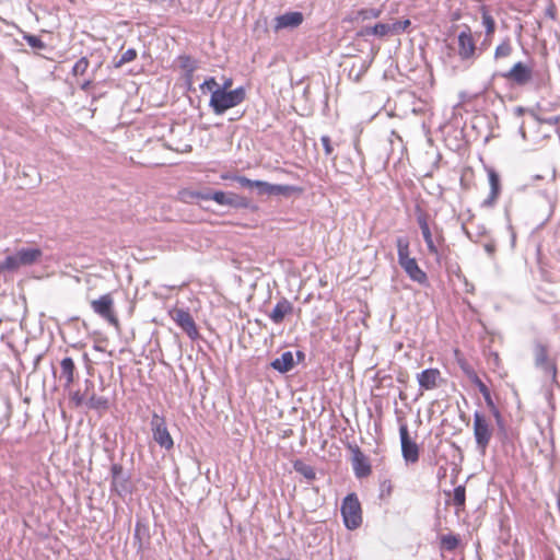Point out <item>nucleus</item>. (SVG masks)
Instances as JSON below:
<instances>
[{"label": "nucleus", "mask_w": 560, "mask_h": 560, "mask_svg": "<svg viewBox=\"0 0 560 560\" xmlns=\"http://www.w3.org/2000/svg\"><path fill=\"white\" fill-rule=\"evenodd\" d=\"M528 109L523 106H516L513 109V113L516 117H522Z\"/></svg>", "instance_id": "60"}, {"label": "nucleus", "mask_w": 560, "mask_h": 560, "mask_svg": "<svg viewBox=\"0 0 560 560\" xmlns=\"http://www.w3.org/2000/svg\"><path fill=\"white\" fill-rule=\"evenodd\" d=\"M481 11V23L485 26L486 37H491L495 32V20L489 13V10L486 5L480 8Z\"/></svg>", "instance_id": "33"}, {"label": "nucleus", "mask_w": 560, "mask_h": 560, "mask_svg": "<svg viewBox=\"0 0 560 560\" xmlns=\"http://www.w3.org/2000/svg\"><path fill=\"white\" fill-rule=\"evenodd\" d=\"M340 514L347 529L354 530L362 525V508L357 493L350 492L342 499Z\"/></svg>", "instance_id": "4"}, {"label": "nucleus", "mask_w": 560, "mask_h": 560, "mask_svg": "<svg viewBox=\"0 0 560 560\" xmlns=\"http://www.w3.org/2000/svg\"><path fill=\"white\" fill-rule=\"evenodd\" d=\"M176 325L191 339L196 340L199 337V331L190 312L186 308H176L173 316Z\"/></svg>", "instance_id": "15"}, {"label": "nucleus", "mask_w": 560, "mask_h": 560, "mask_svg": "<svg viewBox=\"0 0 560 560\" xmlns=\"http://www.w3.org/2000/svg\"><path fill=\"white\" fill-rule=\"evenodd\" d=\"M559 120H560L559 116H551L548 118H544L540 121L553 126V125H557L559 122Z\"/></svg>", "instance_id": "59"}, {"label": "nucleus", "mask_w": 560, "mask_h": 560, "mask_svg": "<svg viewBox=\"0 0 560 560\" xmlns=\"http://www.w3.org/2000/svg\"><path fill=\"white\" fill-rule=\"evenodd\" d=\"M487 407H488L489 411L491 412V415L493 416L494 421L503 418L500 409L497 407L494 401L490 402V405H487Z\"/></svg>", "instance_id": "54"}, {"label": "nucleus", "mask_w": 560, "mask_h": 560, "mask_svg": "<svg viewBox=\"0 0 560 560\" xmlns=\"http://www.w3.org/2000/svg\"><path fill=\"white\" fill-rule=\"evenodd\" d=\"M150 540L151 534L149 524L138 520L133 530V546L137 549V555H140V560H142L144 551L150 548Z\"/></svg>", "instance_id": "14"}, {"label": "nucleus", "mask_w": 560, "mask_h": 560, "mask_svg": "<svg viewBox=\"0 0 560 560\" xmlns=\"http://www.w3.org/2000/svg\"><path fill=\"white\" fill-rule=\"evenodd\" d=\"M138 56V52L135 48H128L119 59H114L113 66L114 68H120L125 63L133 61Z\"/></svg>", "instance_id": "40"}, {"label": "nucleus", "mask_w": 560, "mask_h": 560, "mask_svg": "<svg viewBox=\"0 0 560 560\" xmlns=\"http://www.w3.org/2000/svg\"><path fill=\"white\" fill-rule=\"evenodd\" d=\"M179 68L184 71V75H194V72L198 68L197 60L189 55H180L178 57Z\"/></svg>", "instance_id": "34"}, {"label": "nucleus", "mask_w": 560, "mask_h": 560, "mask_svg": "<svg viewBox=\"0 0 560 560\" xmlns=\"http://www.w3.org/2000/svg\"><path fill=\"white\" fill-rule=\"evenodd\" d=\"M371 60H361L359 63L353 62L348 71V77L353 82H360L371 66Z\"/></svg>", "instance_id": "29"}, {"label": "nucleus", "mask_w": 560, "mask_h": 560, "mask_svg": "<svg viewBox=\"0 0 560 560\" xmlns=\"http://www.w3.org/2000/svg\"><path fill=\"white\" fill-rule=\"evenodd\" d=\"M415 214L429 253L438 257V244L444 242L442 229L434 224L435 238H433V234L428 222L429 214L419 205L415 207Z\"/></svg>", "instance_id": "3"}, {"label": "nucleus", "mask_w": 560, "mask_h": 560, "mask_svg": "<svg viewBox=\"0 0 560 560\" xmlns=\"http://www.w3.org/2000/svg\"><path fill=\"white\" fill-rule=\"evenodd\" d=\"M393 486L389 480H384L381 483V498H384L385 495H389L392 493Z\"/></svg>", "instance_id": "52"}, {"label": "nucleus", "mask_w": 560, "mask_h": 560, "mask_svg": "<svg viewBox=\"0 0 560 560\" xmlns=\"http://www.w3.org/2000/svg\"><path fill=\"white\" fill-rule=\"evenodd\" d=\"M441 376V372L435 368H428L421 371L417 375L419 387L423 390H431L438 387V380Z\"/></svg>", "instance_id": "24"}, {"label": "nucleus", "mask_w": 560, "mask_h": 560, "mask_svg": "<svg viewBox=\"0 0 560 560\" xmlns=\"http://www.w3.org/2000/svg\"><path fill=\"white\" fill-rule=\"evenodd\" d=\"M253 191H255L257 196H281L289 198L294 194H301L302 188L294 185L271 184L266 180L256 179Z\"/></svg>", "instance_id": "7"}, {"label": "nucleus", "mask_w": 560, "mask_h": 560, "mask_svg": "<svg viewBox=\"0 0 560 560\" xmlns=\"http://www.w3.org/2000/svg\"><path fill=\"white\" fill-rule=\"evenodd\" d=\"M199 88L202 93L210 92V95H212L213 91L218 89V82L214 77H208L203 80Z\"/></svg>", "instance_id": "46"}, {"label": "nucleus", "mask_w": 560, "mask_h": 560, "mask_svg": "<svg viewBox=\"0 0 560 560\" xmlns=\"http://www.w3.org/2000/svg\"><path fill=\"white\" fill-rule=\"evenodd\" d=\"M84 407L91 410H107L109 408L108 398L104 396H97L95 393H92L90 397L83 404Z\"/></svg>", "instance_id": "32"}, {"label": "nucleus", "mask_w": 560, "mask_h": 560, "mask_svg": "<svg viewBox=\"0 0 560 560\" xmlns=\"http://www.w3.org/2000/svg\"><path fill=\"white\" fill-rule=\"evenodd\" d=\"M494 75H500L517 86H524L533 80L534 71L528 65L517 61L508 71L495 73Z\"/></svg>", "instance_id": "9"}, {"label": "nucleus", "mask_w": 560, "mask_h": 560, "mask_svg": "<svg viewBox=\"0 0 560 560\" xmlns=\"http://www.w3.org/2000/svg\"><path fill=\"white\" fill-rule=\"evenodd\" d=\"M205 189L202 190H192L189 188H184L178 191V199L185 203H192L195 199L203 200Z\"/></svg>", "instance_id": "36"}, {"label": "nucleus", "mask_w": 560, "mask_h": 560, "mask_svg": "<svg viewBox=\"0 0 560 560\" xmlns=\"http://www.w3.org/2000/svg\"><path fill=\"white\" fill-rule=\"evenodd\" d=\"M518 135L523 138V140H526L527 137H526L524 121H522L518 127Z\"/></svg>", "instance_id": "63"}, {"label": "nucleus", "mask_w": 560, "mask_h": 560, "mask_svg": "<svg viewBox=\"0 0 560 560\" xmlns=\"http://www.w3.org/2000/svg\"><path fill=\"white\" fill-rule=\"evenodd\" d=\"M513 46L510 37H505L494 49V60H500L511 56Z\"/></svg>", "instance_id": "35"}, {"label": "nucleus", "mask_w": 560, "mask_h": 560, "mask_svg": "<svg viewBox=\"0 0 560 560\" xmlns=\"http://www.w3.org/2000/svg\"><path fill=\"white\" fill-rule=\"evenodd\" d=\"M398 264L407 276L419 284L428 283L427 273L419 267L416 258L410 257L409 241L405 236L396 238Z\"/></svg>", "instance_id": "1"}, {"label": "nucleus", "mask_w": 560, "mask_h": 560, "mask_svg": "<svg viewBox=\"0 0 560 560\" xmlns=\"http://www.w3.org/2000/svg\"><path fill=\"white\" fill-rule=\"evenodd\" d=\"M232 179L235 180L241 187L247 188L250 191H253L256 184V179H250L244 175H234Z\"/></svg>", "instance_id": "47"}, {"label": "nucleus", "mask_w": 560, "mask_h": 560, "mask_svg": "<svg viewBox=\"0 0 560 560\" xmlns=\"http://www.w3.org/2000/svg\"><path fill=\"white\" fill-rule=\"evenodd\" d=\"M246 90L244 86H237L232 91L215 90L210 95L209 107L212 112L221 116L230 108H233L244 102Z\"/></svg>", "instance_id": "2"}, {"label": "nucleus", "mask_w": 560, "mask_h": 560, "mask_svg": "<svg viewBox=\"0 0 560 560\" xmlns=\"http://www.w3.org/2000/svg\"><path fill=\"white\" fill-rule=\"evenodd\" d=\"M487 407H488L489 411L491 412V415L493 416L494 421L503 418L500 409L497 407L494 401L490 402V405H487Z\"/></svg>", "instance_id": "55"}, {"label": "nucleus", "mask_w": 560, "mask_h": 560, "mask_svg": "<svg viewBox=\"0 0 560 560\" xmlns=\"http://www.w3.org/2000/svg\"><path fill=\"white\" fill-rule=\"evenodd\" d=\"M557 14H558V11H557V7L555 5V3H549L547 5V8L545 9V16H547L551 20H556Z\"/></svg>", "instance_id": "53"}, {"label": "nucleus", "mask_w": 560, "mask_h": 560, "mask_svg": "<svg viewBox=\"0 0 560 560\" xmlns=\"http://www.w3.org/2000/svg\"><path fill=\"white\" fill-rule=\"evenodd\" d=\"M150 424L154 442L165 451L172 450L174 447V440L170 434L165 418L153 412Z\"/></svg>", "instance_id": "8"}, {"label": "nucleus", "mask_w": 560, "mask_h": 560, "mask_svg": "<svg viewBox=\"0 0 560 560\" xmlns=\"http://www.w3.org/2000/svg\"><path fill=\"white\" fill-rule=\"evenodd\" d=\"M292 465L293 469L298 474L302 475L308 482L316 479L315 469L311 465L306 464L303 459L298 458L293 460Z\"/></svg>", "instance_id": "31"}, {"label": "nucleus", "mask_w": 560, "mask_h": 560, "mask_svg": "<svg viewBox=\"0 0 560 560\" xmlns=\"http://www.w3.org/2000/svg\"><path fill=\"white\" fill-rule=\"evenodd\" d=\"M411 25V21L409 19L397 20L394 23L389 24L390 34L399 35L407 31V28Z\"/></svg>", "instance_id": "43"}, {"label": "nucleus", "mask_w": 560, "mask_h": 560, "mask_svg": "<svg viewBox=\"0 0 560 560\" xmlns=\"http://www.w3.org/2000/svg\"><path fill=\"white\" fill-rule=\"evenodd\" d=\"M110 492L117 497L125 499L133 492V483L131 474L125 471L119 463H113L110 466Z\"/></svg>", "instance_id": "5"}, {"label": "nucleus", "mask_w": 560, "mask_h": 560, "mask_svg": "<svg viewBox=\"0 0 560 560\" xmlns=\"http://www.w3.org/2000/svg\"><path fill=\"white\" fill-rule=\"evenodd\" d=\"M495 427H497V431H500L509 425L506 424L504 418H502V419H499L495 421Z\"/></svg>", "instance_id": "61"}, {"label": "nucleus", "mask_w": 560, "mask_h": 560, "mask_svg": "<svg viewBox=\"0 0 560 560\" xmlns=\"http://www.w3.org/2000/svg\"><path fill=\"white\" fill-rule=\"evenodd\" d=\"M304 21L301 11H289L275 18V30H294Z\"/></svg>", "instance_id": "19"}, {"label": "nucleus", "mask_w": 560, "mask_h": 560, "mask_svg": "<svg viewBox=\"0 0 560 560\" xmlns=\"http://www.w3.org/2000/svg\"><path fill=\"white\" fill-rule=\"evenodd\" d=\"M460 544V538L458 535L455 534H446L443 535L441 538V546L443 549L447 551L455 550Z\"/></svg>", "instance_id": "38"}, {"label": "nucleus", "mask_w": 560, "mask_h": 560, "mask_svg": "<svg viewBox=\"0 0 560 560\" xmlns=\"http://www.w3.org/2000/svg\"><path fill=\"white\" fill-rule=\"evenodd\" d=\"M293 311V304L287 298H281L268 314V316L272 323L281 324L285 316L292 314Z\"/></svg>", "instance_id": "23"}, {"label": "nucleus", "mask_w": 560, "mask_h": 560, "mask_svg": "<svg viewBox=\"0 0 560 560\" xmlns=\"http://www.w3.org/2000/svg\"><path fill=\"white\" fill-rule=\"evenodd\" d=\"M352 454V468L357 478H366L372 472L369 457L361 451L358 445H349Z\"/></svg>", "instance_id": "16"}, {"label": "nucleus", "mask_w": 560, "mask_h": 560, "mask_svg": "<svg viewBox=\"0 0 560 560\" xmlns=\"http://www.w3.org/2000/svg\"><path fill=\"white\" fill-rule=\"evenodd\" d=\"M232 83H233L232 79L228 78V79L224 80V82L222 84L218 83V89L217 90H222L223 89V91H232L231 90Z\"/></svg>", "instance_id": "57"}, {"label": "nucleus", "mask_w": 560, "mask_h": 560, "mask_svg": "<svg viewBox=\"0 0 560 560\" xmlns=\"http://www.w3.org/2000/svg\"><path fill=\"white\" fill-rule=\"evenodd\" d=\"M192 79H194V75H189V78L184 75V83H185V85H186L187 91H192V92H195V91H196V89L194 88V81H192Z\"/></svg>", "instance_id": "58"}, {"label": "nucleus", "mask_w": 560, "mask_h": 560, "mask_svg": "<svg viewBox=\"0 0 560 560\" xmlns=\"http://www.w3.org/2000/svg\"><path fill=\"white\" fill-rule=\"evenodd\" d=\"M488 237H490L488 229L483 224H479L476 226V231L472 232V235H469V241L475 244H480L481 240Z\"/></svg>", "instance_id": "42"}, {"label": "nucleus", "mask_w": 560, "mask_h": 560, "mask_svg": "<svg viewBox=\"0 0 560 560\" xmlns=\"http://www.w3.org/2000/svg\"><path fill=\"white\" fill-rule=\"evenodd\" d=\"M92 85V80H85L81 83L80 88L82 91H88Z\"/></svg>", "instance_id": "62"}, {"label": "nucleus", "mask_w": 560, "mask_h": 560, "mask_svg": "<svg viewBox=\"0 0 560 560\" xmlns=\"http://www.w3.org/2000/svg\"><path fill=\"white\" fill-rule=\"evenodd\" d=\"M269 366L280 374H287L295 368L294 354L288 350L281 353L280 357L275 358Z\"/></svg>", "instance_id": "22"}, {"label": "nucleus", "mask_w": 560, "mask_h": 560, "mask_svg": "<svg viewBox=\"0 0 560 560\" xmlns=\"http://www.w3.org/2000/svg\"><path fill=\"white\" fill-rule=\"evenodd\" d=\"M381 14H382L381 9H375V8L360 9L359 11H357L354 20L366 21V20L377 19L381 16Z\"/></svg>", "instance_id": "41"}, {"label": "nucleus", "mask_w": 560, "mask_h": 560, "mask_svg": "<svg viewBox=\"0 0 560 560\" xmlns=\"http://www.w3.org/2000/svg\"><path fill=\"white\" fill-rule=\"evenodd\" d=\"M483 247L486 254L489 258H494L495 252H497V244L494 240L490 236L488 238L481 240V243L479 244Z\"/></svg>", "instance_id": "45"}, {"label": "nucleus", "mask_w": 560, "mask_h": 560, "mask_svg": "<svg viewBox=\"0 0 560 560\" xmlns=\"http://www.w3.org/2000/svg\"><path fill=\"white\" fill-rule=\"evenodd\" d=\"M487 175L490 186V192L489 196L482 201L481 207L492 208L495 205L502 191L501 176L493 167L487 168Z\"/></svg>", "instance_id": "18"}, {"label": "nucleus", "mask_w": 560, "mask_h": 560, "mask_svg": "<svg viewBox=\"0 0 560 560\" xmlns=\"http://www.w3.org/2000/svg\"><path fill=\"white\" fill-rule=\"evenodd\" d=\"M534 77H535L537 89L546 86V84L549 80V75L546 73H535Z\"/></svg>", "instance_id": "51"}, {"label": "nucleus", "mask_w": 560, "mask_h": 560, "mask_svg": "<svg viewBox=\"0 0 560 560\" xmlns=\"http://www.w3.org/2000/svg\"><path fill=\"white\" fill-rule=\"evenodd\" d=\"M466 503V488L458 485L453 490V504L457 510L464 509Z\"/></svg>", "instance_id": "37"}, {"label": "nucleus", "mask_w": 560, "mask_h": 560, "mask_svg": "<svg viewBox=\"0 0 560 560\" xmlns=\"http://www.w3.org/2000/svg\"><path fill=\"white\" fill-rule=\"evenodd\" d=\"M84 389H72L68 392V396L70 399V404L73 408H81L85 400L90 397L92 393H94V382L90 378H85L83 382Z\"/></svg>", "instance_id": "20"}, {"label": "nucleus", "mask_w": 560, "mask_h": 560, "mask_svg": "<svg viewBox=\"0 0 560 560\" xmlns=\"http://www.w3.org/2000/svg\"><path fill=\"white\" fill-rule=\"evenodd\" d=\"M294 354L295 365L305 361L306 354L302 350H296Z\"/></svg>", "instance_id": "56"}, {"label": "nucleus", "mask_w": 560, "mask_h": 560, "mask_svg": "<svg viewBox=\"0 0 560 560\" xmlns=\"http://www.w3.org/2000/svg\"><path fill=\"white\" fill-rule=\"evenodd\" d=\"M228 207L233 209H248L252 212H257L259 207L254 203L249 198L236 194L234 191H230L229 203Z\"/></svg>", "instance_id": "26"}, {"label": "nucleus", "mask_w": 560, "mask_h": 560, "mask_svg": "<svg viewBox=\"0 0 560 560\" xmlns=\"http://www.w3.org/2000/svg\"><path fill=\"white\" fill-rule=\"evenodd\" d=\"M504 215H505V219H506V222H508V230L510 231V237H511V247L513 248L515 246V243H516V233L512 226V223H511V217H510V212L508 210V208H505L504 210Z\"/></svg>", "instance_id": "50"}, {"label": "nucleus", "mask_w": 560, "mask_h": 560, "mask_svg": "<svg viewBox=\"0 0 560 560\" xmlns=\"http://www.w3.org/2000/svg\"><path fill=\"white\" fill-rule=\"evenodd\" d=\"M43 256L39 247H21L14 254L10 255L15 260V270L22 266H32Z\"/></svg>", "instance_id": "17"}, {"label": "nucleus", "mask_w": 560, "mask_h": 560, "mask_svg": "<svg viewBox=\"0 0 560 560\" xmlns=\"http://www.w3.org/2000/svg\"><path fill=\"white\" fill-rule=\"evenodd\" d=\"M377 36V37H386L390 34L389 23L378 22L374 25H364L359 31H357L355 36L358 38H365L366 36Z\"/></svg>", "instance_id": "25"}, {"label": "nucleus", "mask_w": 560, "mask_h": 560, "mask_svg": "<svg viewBox=\"0 0 560 560\" xmlns=\"http://www.w3.org/2000/svg\"><path fill=\"white\" fill-rule=\"evenodd\" d=\"M320 142L324 148V152H325L326 156H330L334 153V147H332L330 137L327 135H323L320 137Z\"/></svg>", "instance_id": "49"}, {"label": "nucleus", "mask_w": 560, "mask_h": 560, "mask_svg": "<svg viewBox=\"0 0 560 560\" xmlns=\"http://www.w3.org/2000/svg\"><path fill=\"white\" fill-rule=\"evenodd\" d=\"M399 438L401 446V455L407 464H415L419 460V446L410 438L407 423H400Z\"/></svg>", "instance_id": "11"}, {"label": "nucleus", "mask_w": 560, "mask_h": 560, "mask_svg": "<svg viewBox=\"0 0 560 560\" xmlns=\"http://www.w3.org/2000/svg\"><path fill=\"white\" fill-rule=\"evenodd\" d=\"M91 307L95 314L104 318L112 326L118 328L119 320L114 313V300L110 293L101 295L91 302Z\"/></svg>", "instance_id": "10"}, {"label": "nucleus", "mask_w": 560, "mask_h": 560, "mask_svg": "<svg viewBox=\"0 0 560 560\" xmlns=\"http://www.w3.org/2000/svg\"><path fill=\"white\" fill-rule=\"evenodd\" d=\"M458 56L460 60L468 61L476 58V42L468 25L457 35Z\"/></svg>", "instance_id": "12"}, {"label": "nucleus", "mask_w": 560, "mask_h": 560, "mask_svg": "<svg viewBox=\"0 0 560 560\" xmlns=\"http://www.w3.org/2000/svg\"><path fill=\"white\" fill-rule=\"evenodd\" d=\"M462 231L467 236L468 240H469V235H472V232L469 231L465 224L462 225Z\"/></svg>", "instance_id": "64"}, {"label": "nucleus", "mask_w": 560, "mask_h": 560, "mask_svg": "<svg viewBox=\"0 0 560 560\" xmlns=\"http://www.w3.org/2000/svg\"><path fill=\"white\" fill-rule=\"evenodd\" d=\"M535 365L542 370L546 374L551 376L553 383L557 382V365L556 362L549 358L548 349L545 345L537 342L534 348Z\"/></svg>", "instance_id": "13"}, {"label": "nucleus", "mask_w": 560, "mask_h": 560, "mask_svg": "<svg viewBox=\"0 0 560 560\" xmlns=\"http://www.w3.org/2000/svg\"><path fill=\"white\" fill-rule=\"evenodd\" d=\"M90 61L88 57L83 56L81 57L72 67L71 73L74 77L83 75L88 68H89Z\"/></svg>", "instance_id": "44"}, {"label": "nucleus", "mask_w": 560, "mask_h": 560, "mask_svg": "<svg viewBox=\"0 0 560 560\" xmlns=\"http://www.w3.org/2000/svg\"><path fill=\"white\" fill-rule=\"evenodd\" d=\"M517 432L511 428V427H506L500 431H497L495 433V436L497 439L499 440V442L501 443L502 447L503 448H512L514 450L515 447V441L517 439Z\"/></svg>", "instance_id": "27"}, {"label": "nucleus", "mask_w": 560, "mask_h": 560, "mask_svg": "<svg viewBox=\"0 0 560 560\" xmlns=\"http://www.w3.org/2000/svg\"><path fill=\"white\" fill-rule=\"evenodd\" d=\"M470 382L478 388L480 394L482 395L486 405H490L493 401L491 392L488 386L482 382V380L477 375L475 371L466 372Z\"/></svg>", "instance_id": "28"}, {"label": "nucleus", "mask_w": 560, "mask_h": 560, "mask_svg": "<svg viewBox=\"0 0 560 560\" xmlns=\"http://www.w3.org/2000/svg\"><path fill=\"white\" fill-rule=\"evenodd\" d=\"M230 191L220 189L205 188L203 200H212L220 206H228Z\"/></svg>", "instance_id": "30"}, {"label": "nucleus", "mask_w": 560, "mask_h": 560, "mask_svg": "<svg viewBox=\"0 0 560 560\" xmlns=\"http://www.w3.org/2000/svg\"><path fill=\"white\" fill-rule=\"evenodd\" d=\"M23 39L35 50H44L47 47L46 43L38 35L24 32Z\"/></svg>", "instance_id": "39"}, {"label": "nucleus", "mask_w": 560, "mask_h": 560, "mask_svg": "<svg viewBox=\"0 0 560 560\" xmlns=\"http://www.w3.org/2000/svg\"><path fill=\"white\" fill-rule=\"evenodd\" d=\"M14 266H15V260L13 259V257H10V255L5 256V258L3 260H0V275L5 271H9V272L16 271Z\"/></svg>", "instance_id": "48"}, {"label": "nucleus", "mask_w": 560, "mask_h": 560, "mask_svg": "<svg viewBox=\"0 0 560 560\" xmlns=\"http://www.w3.org/2000/svg\"><path fill=\"white\" fill-rule=\"evenodd\" d=\"M77 366L71 357H65L60 361V378L65 380L63 390L69 392L75 378Z\"/></svg>", "instance_id": "21"}, {"label": "nucleus", "mask_w": 560, "mask_h": 560, "mask_svg": "<svg viewBox=\"0 0 560 560\" xmlns=\"http://www.w3.org/2000/svg\"><path fill=\"white\" fill-rule=\"evenodd\" d=\"M472 417V430L476 446L479 453L485 455L493 435L494 429L483 412L476 410Z\"/></svg>", "instance_id": "6"}]
</instances>
